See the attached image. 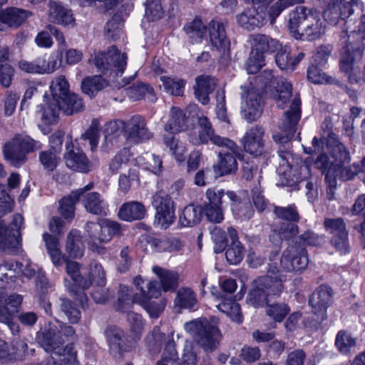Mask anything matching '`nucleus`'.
Here are the masks:
<instances>
[{
  "mask_svg": "<svg viewBox=\"0 0 365 365\" xmlns=\"http://www.w3.org/2000/svg\"><path fill=\"white\" fill-rule=\"evenodd\" d=\"M308 262L307 252L303 247L289 246L281 257L279 268L270 266L268 274L257 279L256 287L247 297L248 303L255 307L266 306L267 315L275 322H282L290 312V308L287 304H271V302L283 291L282 273L302 270Z\"/></svg>",
  "mask_w": 365,
  "mask_h": 365,
  "instance_id": "1",
  "label": "nucleus"
},
{
  "mask_svg": "<svg viewBox=\"0 0 365 365\" xmlns=\"http://www.w3.org/2000/svg\"><path fill=\"white\" fill-rule=\"evenodd\" d=\"M273 98L278 108L284 109L291 103L290 109L282 118L279 125L280 132L273 135L275 142L285 143L290 140L297 130V125L301 116V100L297 93L292 95V86L286 79L280 78L274 86Z\"/></svg>",
  "mask_w": 365,
  "mask_h": 365,
  "instance_id": "2",
  "label": "nucleus"
},
{
  "mask_svg": "<svg viewBox=\"0 0 365 365\" xmlns=\"http://www.w3.org/2000/svg\"><path fill=\"white\" fill-rule=\"evenodd\" d=\"M74 333L72 327L61 324L59 329L49 324V327L39 334V344L46 351L52 352L54 365H73L76 363V352L73 345L69 344L63 346Z\"/></svg>",
  "mask_w": 365,
  "mask_h": 365,
  "instance_id": "3",
  "label": "nucleus"
},
{
  "mask_svg": "<svg viewBox=\"0 0 365 365\" xmlns=\"http://www.w3.org/2000/svg\"><path fill=\"white\" fill-rule=\"evenodd\" d=\"M329 155L320 154L314 162L315 166L328 174L343 180H349L360 172L359 165H349L350 155L347 148L338 140L328 143Z\"/></svg>",
  "mask_w": 365,
  "mask_h": 365,
  "instance_id": "4",
  "label": "nucleus"
},
{
  "mask_svg": "<svg viewBox=\"0 0 365 365\" xmlns=\"http://www.w3.org/2000/svg\"><path fill=\"white\" fill-rule=\"evenodd\" d=\"M218 324L217 317L200 318L185 323L184 327L205 351H212L217 348L221 339Z\"/></svg>",
  "mask_w": 365,
  "mask_h": 365,
  "instance_id": "5",
  "label": "nucleus"
},
{
  "mask_svg": "<svg viewBox=\"0 0 365 365\" xmlns=\"http://www.w3.org/2000/svg\"><path fill=\"white\" fill-rule=\"evenodd\" d=\"M42 144L24 133L14 135L4 145L5 160L12 166L19 168L27 160V154L40 150Z\"/></svg>",
  "mask_w": 365,
  "mask_h": 365,
  "instance_id": "6",
  "label": "nucleus"
},
{
  "mask_svg": "<svg viewBox=\"0 0 365 365\" xmlns=\"http://www.w3.org/2000/svg\"><path fill=\"white\" fill-rule=\"evenodd\" d=\"M120 225L108 219L99 222H88L86 226V240L88 249L98 255H105L106 249L103 245L108 243L120 232Z\"/></svg>",
  "mask_w": 365,
  "mask_h": 365,
  "instance_id": "7",
  "label": "nucleus"
},
{
  "mask_svg": "<svg viewBox=\"0 0 365 365\" xmlns=\"http://www.w3.org/2000/svg\"><path fill=\"white\" fill-rule=\"evenodd\" d=\"M198 125L200 126L198 135H197L195 132L189 135V141L191 143L199 145L210 142L218 147L227 148L233 153L237 152L238 146L233 140L215 133L212 125L206 116L198 118Z\"/></svg>",
  "mask_w": 365,
  "mask_h": 365,
  "instance_id": "8",
  "label": "nucleus"
},
{
  "mask_svg": "<svg viewBox=\"0 0 365 365\" xmlns=\"http://www.w3.org/2000/svg\"><path fill=\"white\" fill-rule=\"evenodd\" d=\"M83 99L78 95L71 92L56 103H47L43 109L41 118L46 123L52 124L56 121L60 110L66 115H71L83 110Z\"/></svg>",
  "mask_w": 365,
  "mask_h": 365,
  "instance_id": "9",
  "label": "nucleus"
},
{
  "mask_svg": "<svg viewBox=\"0 0 365 365\" xmlns=\"http://www.w3.org/2000/svg\"><path fill=\"white\" fill-rule=\"evenodd\" d=\"M23 221V217L19 214L14 215L8 226L0 219V250L9 254L19 250L21 243L20 230Z\"/></svg>",
  "mask_w": 365,
  "mask_h": 365,
  "instance_id": "10",
  "label": "nucleus"
},
{
  "mask_svg": "<svg viewBox=\"0 0 365 365\" xmlns=\"http://www.w3.org/2000/svg\"><path fill=\"white\" fill-rule=\"evenodd\" d=\"M127 56L121 53L115 48L111 46L107 51L98 52L91 61L99 72L105 73L110 71L117 76L122 74L125 69Z\"/></svg>",
  "mask_w": 365,
  "mask_h": 365,
  "instance_id": "11",
  "label": "nucleus"
},
{
  "mask_svg": "<svg viewBox=\"0 0 365 365\" xmlns=\"http://www.w3.org/2000/svg\"><path fill=\"white\" fill-rule=\"evenodd\" d=\"M81 264L77 262L68 260L66 263V271L67 274L71 277L73 282H68L65 280V285L73 297V298L78 301L82 307L85 308L88 298L83 290L87 289L91 286V282L84 278L80 274Z\"/></svg>",
  "mask_w": 365,
  "mask_h": 365,
  "instance_id": "12",
  "label": "nucleus"
},
{
  "mask_svg": "<svg viewBox=\"0 0 365 365\" xmlns=\"http://www.w3.org/2000/svg\"><path fill=\"white\" fill-rule=\"evenodd\" d=\"M153 206L156 210L155 223L162 229L168 228L175 220V202L171 197L163 191L156 192L153 197Z\"/></svg>",
  "mask_w": 365,
  "mask_h": 365,
  "instance_id": "13",
  "label": "nucleus"
},
{
  "mask_svg": "<svg viewBox=\"0 0 365 365\" xmlns=\"http://www.w3.org/2000/svg\"><path fill=\"white\" fill-rule=\"evenodd\" d=\"M355 7L362 11L360 0H329L324 11V20L331 24L344 22L354 13Z\"/></svg>",
  "mask_w": 365,
  "mask_h": 365,
  "instance_id": "14",
  "label": "nucleus"
},
{
  "mask_svg": "<svg viewBox=\"0 0 365 365\" xmlns=\"http://www.w3.org/2000/svg\"><path fill=\"white\" fill-rule=\"evenodd\" d=\"M225 190L210 187L205 192V199L202 208L207 219L215 223H220L224 220L222 197L226 195Z\"/></svg>",
  "mask_w": 365,
  "mask_h": 365,
  "instance_id": "15",
  "label": "nucleus"
},
{
  "mask_svg": "<svg viewBox=\"0 0 365 365\" xmlns=\"http://www.w3.org/2000/svg\"><path fill=\"white\" fill-rule=\"evenodd\" d=\"M106 334L108 339L109 352L116 359H120L126 352L131 351L133 343L128 340L123 330L118 327H110Z\"/></svg>",
  "mask_w": 365,
  "mask_h": 365,
  "instance_id": "16",
  "label": "nucleus"
},
{
  "mask_svg": "<svg viewBox=\"0 0 365 365\" xmlns=\"http://www.w3.org/2000/svg\"><path fill=\"white\" fill-rule=\"evenodd\" d=\"M332 289L327 285H322L311 295L309 304L313 313L317 316V320L324 321L327 319V309L331 304Z\"/></svg>",
  "mask_w": 365,
  "mask_h": 365,
  "instance_id": "17",
  "label": "nucleus"
},
{
  "mask_svg": "<svg viewBox=\"0 0 365 365\" xmlns=\"http://www.w3.org/2000/svg\"><path fill=\"white\" fill-rule=\"evenodd\" d=\"M241 115L248 123L257 120L263 111L261 96L254 88H251L242 96Z\"/></svg>",
  "mask_w": 365,
  "mask_h": 365,
  "instance_id": "18",
  "label": "nucleus"
},
{
  "mask_svg": "<svg viewBox=\"0 0 365 365\" xmlns=\"http://www.w3.org/2000/svg\"><path fill=\"white\" fill-rule=\"evenodd\" d=\"M152 137L145 119L141 115H133L125 122V138L128 141L138 143Z\"/></svg>",
  "mask_w": 365,
  "mask_h": 365,
  "instance_id": "19",
  "label": "nucleus"
},
{
  "mask_svg": "<svg viewBox=\"0 0 365 365\" xmlns=\"http://www.w3.org/2000/svg\"><path fill=\"white\" fill-rule=\"evenodd\" d=\"M236 19L241 27L253 30L267 23V11H263V7L248 8L237 15Z\"/></svg>",
  "mask_w": 365,
  "mask_h": 365,
  "instance_id": "20",
  "label": "nucleus"
},
{
  "mask_svg": "<svg viewBox=\"0 0 365 365\" xmlns=\"http://www.w3.org/2000/svg\"><path fill=\"white\" fill-rule=\"evenodd\" d=\"M64 160L66 166L76 171L87 173L90 170L91 163L84 153L78 148H74L72 142L66 145Z\"/></svg>",
  "mask_w": 365,
  "mask_h": 365,
  "instance_id": "21",
  "label": "nucleus"
},
{
  "mask_svg": "<svg viewBox=\"0 0 365 365\" xmlns=\"http://www.w3.org/2000/svg\"><path fill=\"white\" fill-rule=\"evenodd\" d=\"M264 131L260 126H255L247 130L241 140L245 150L253 155H261L264 151Z\"/></svg>",
  "mask_w": 365,
  "mask_h": 365,
  "instance_id": "22",
  "label": "nucleus"
},
{
  "mask_svg": "<svg viewBox=\"0 0 365 365\" xmlns=\"http://www.w3.org/2000/svg\"><path fill=\"white\" fill-rule=\"evenodd\" d=\"M326 25L321 18V14L313 10L311 14H308L304 28L299 33L301 36L299 39L313 41L319 38L324 33Z\"/></svg>",
  "mask_w": 365,
  "mask_h": 365,
  "instance_id": "23",
  "label": "nucleus"
},
{
  "mask_svg": "<svg viewBox=\"0 0 365 365\" xmlns=\"http://www.w3.org/2000/svg\"><path fill=\"white\" fill-rule=\"evenodd\" d=\"M226 195L231 202V209L234 215L244 220L250 219L253 215V209L247 192L242 191L239 195L227 190Z\"/></svg>",
  "mask_w": 365,
  "mask_h": 365,
  "instance_id": "24",
  "label": "nucleus"
},
{
  "mask_svg": "<svg viewBox=\"0 0 365 365\" xmlns=\"http://www.w3.org/2000/svg\"><path fill=\"white\" fill-rule=\"evenodd\" d=\"M250 42L252 46L251 52L263 57L266 53H274L280 48L279 41L262 34L250 35Z\"/></svg>",
  "mask_w": 365,
  "mask_h": 365,
  "instance_id": "25",
  "label": "nucleus"
},
{
  "mask_svg": "<svg viewBox=\"0 0 365 365\" xmlns=\"http://www.w3.org/2000/svg\"><path fill=\"white\" fill-rule=\"evenodd\" d=\"M207 31L212 46L219 51L225 52L229 48L230 41L227 37L224 24L211 21L208 24Z\"/></svg>",
  "mask_w": 365,
  "mask_h": 365,
  "instance_id": "26",
  "label": "nucleus"
},
{
  "mask_svg": "<svg viewBox=\"0 0 365 365\" xmlns=\"http://www.w3.org/2000/svg\"><path fill=\"white\" fill-rule=\"evenodd\" d=\"M30 16L31 12L15 7L6 9L0 14V31L6 26L18 27L21 25Z\"/></svg>",
  "mask_w": 365,
  "mask_h": 365,
  "instance_id": "27",
  "label": "nucleus"
},
{
  "mask_svg": "<svg viewBox=\"0 0 365 365\" xmlns=\"http://www.w3.org/2000/svg\"><path fill=\"white\" fill-rule=\"evenodd\" d=\"M357 29L353 30L350 34H347V31H342L341 34V40L346 39L350 44H356L354 52L356 56L360 57L365 48L364 40L365 39V14L361 16L359 24L356 26Z\"/></svg>",
  "mask_w": 365,
  "mask_h": 365,
  "instance_id": "28",
  "label": "nucleus"
},
{
  "mask_svg": "<svg viewBox=\"0 0 365 365\" xmlns=\"http://www.w3.org/2000/svg\"><path fill=\"white\" fill-rule=\"evenodd\" d=\"M227 233L231 240V243L226 250L225 257L230 264H237L243 259L245 249L238 240L237 232L233 227H228Z\"/></svg>",
  "mask_w": 365,
  "mask_h": 365,
  "instance_id": "29",
  "label": "nucleus"
},
{
  "mask_svg": "<svg viewBox=\"0 0 365 365\" xmlns=\"http://www.w3.org/2000/svg\"><path fill=\"white\" fill-rule=\"evenodd\" d=\"M216 86V81L209 76H200L195 78L193 87L195 98L202 104L206 105L210 101L209 95L213 92Z\"/></svg>",
  "mask_w": 365,
  "mask_h": 365,
  "instance_id": "30",
  "label": "nucleus"
},
{
  "mask_svg": "<svg viewBox=\"0 0 365 365\" xmlns=\"http://www.w3.org/2000/svg\"><path fill=\"white\" fill-rule=\"evenodd\" d=\"M152 271L160 281V290L162 289L164 292L175 290L178 286L179 274L176 272L159 266H153Z\"/></svg>",
  "mask_w": 365,
  "mask_h": 365,
  "instance_id": "31",
  "label": "nucleus"
},
{
  "mask_svg": "<svg viewBox=\"0 0 365 365\" xmlns=\"http://www.w3.org/2000/svg\"><path fill=\"white\" fill-rule=\"evenodd\" d=\"M124 133L125 135V121L121 120H115L106 123L104 125V142L103 147L108 150L111 148L113 140H115Z\"/></svg>",
  "mask_w": 365,
  "mask_h": 365,
  "instance_id": "32",
  "label": "nucleus"
},
{
  "mask_svg": "<svg viewBox=\"0 0 365 365\" xmlns=\"http://www.w3.org/2000/svg\"><path fill=\"white\" fill-rule=\"evenodd\" d=\"M313 9H308L305 6H297L294 10L289 14V29L292 36L296 39L300 38L298 28L302 24L307 22L308 14H311Z\"/></svg>",
  "mask_w": 365,
  "mask_h": 365,
  "instance_id": "33",
  "label": "nucleus"
},
{
  "mask_svg": "<svg viewBox=\"0 0 365 365\" xmlns=\"http://www.w3.org/2000/svg\"><path fill=\"white\" fill-rule=\"evenodd\" d=\"M146 210L144 205L138 202L131 201L124 203L119 209L118 216L125 221L143 219Z\"/></svg>",
  "mask_w": 365,
  "mask_h": 365,
  "instance_id": "34",
  "label": "nucleus"
},
{
  "mask_svg": "<svg viewBox=\"0 0 365 365\" xmlns=\"http://www.w3.org/2000/svg\"><path fill=\"white\" fill-rule=\"evenodd\" d=\"M214 173L217 176H223L234 173L237 170L235 158L229 153L218 154V162L213 166Z\"/></svg>",
  "mask_w": 365,
  "mask_h": 365,
  "instance_id": "35",
  "label": "nucleus"
},
{
  "mask_svg": "<svg viewBox=\"0 0 365 365\" xmlns=\"http://www.w3.org/2000/svg\"><path fill=\"white\" fill-rule=\"evenodd\" d=\"M83 205L86 210L94 215L106 214L108 205L100 193L92 192L83 196Z\"/></svg>",
  "mask_w": 365,
  "mask_h": 365,
  "instance_id": "36",
  "label": "nucleus"
},
{
  "mask_svg": "<svg viewBox=\"0 0 365 365\" xmlns=\"http://www.w3.org/2000/svg\"><path fill=\"white\" fill-rule=\"evenodd\" d=\"M342 43H345V46L342 49L340 69L347 76L356 68L354 64L355 59L361 58L362 55L360 57L356 56L354 51L356 44H350V42H347L346 39L344 40Z\"/></svg>",
  "mask_w": 365,
  "mask_h": 365,
  "instance_id": "37",
  "label": "nucleus"
},
{
  "mask_svg": "<svg viewBox=\"0 0 365 365\" xmlns=\"http://www.w3.org/2000/svg\"><path fill=\"white\" fill-rule=\"evenodd\" d=\"M203 208L193 204L186 206L179 217V223L183 227H192L198 224L202 218Z\"/></svg>",
  "mask_w": 365,
  "mask_h": 365,
  "instance_id": "38",
  "label": "nucleus"
},
{
  "mask_svg": "<svg viewBox=\"0 0 365 365\" xmlns=\"http://www.w3.org/2000/svg\"><path fill=\"white\" fill-rule=\"evenodd\" d=\"M66 250L70 257L81 258L84 254V247L82 243L80 232L72 230L67 236Z\"/></svg>",
  "mask_w": 365,
  "mask_h": 365,
  "instance_id": "39",
  "label": "nucleus"
},
{
  "mask_svg": "<svg viewBox=\"0 0 365 365\" xmlns=\"http://www.w3.org/2000/svg\"><path fill=\"white\" fill-rule=\"evenodd\" d=\"M49 16L54 23L58 24L70 25L74 21L71 10L56 2L49 3Z\"/></svg>",
  "mask_w": 365,
  "mask_h": 365,
  "instance_id": "40",
  "label": "nucleus"
},
{
  "mask_svg": "<svg viewBox=\"0 0 365 365\" xmlns=\"http://www.w3.org/2000/svg\"><path fill=\"white\" fill-rule=\"evenodd\" d=\"M174 304L180 309H193L197 304L196 294L189 287H181L177 292Z\"/></svg>",
  "mask_w": 365,
  "mask_h": 365,
  "instance_id": "41",
  "label": "nucleus"
},
{
  "mask_svg": "<svg viewBox=\"0 0 365 365\" xmlns=\"http://www.w3.org/2000/svg\"><path fill=\"white\" fill-rule=\"evenodd\" d=\"M69 88V83L64 76H58L53 78L50 83L52 100L48 103H56L70 93Z\"/></svg>",
  "mask_w": 365,
  "mask_h": 365,
  "instance_id": "42",
  "label": "nucleus"
},
{
  "mask_svg": "<svg viewBox=\"0 0 365 365\" xmlns=\"http://www.w3.org/2000/svg\"><path fill=\"white\" fill-rule=\"evenodd\" d=\"M217 307L219 311L225 314L232 321L239 324L242 322L243 317L240 304L235 300L222 297V302L217 305Z\"/></svg>",
  "mask_w": 365,
  "mask_h": 365,
  "instance_id": "43",
  "label": "nucleus"
},
{
  "mask_svg": "<svg viewBox=\"0 0 365 365\" xmlns=\"http://www.w3.org/2000/svg\"><path fill=\"white\" fill-rule=\"evenodd\" d=\"M185 125V115L181 110L173 107L170 109L169 120L165 125V130L171 133H178L183 130Z\"/></svg>",
  "mask_w": 365,
  "mask_h": 365,
  "instance_id": "44",
  "label": "nucleus"
},
{
  "mask_svg": "<svg viewBox=\"0 0 365 365\" xmlns=\"http://www.w3.org/2000/svg\"><path fill=\"white\" fill-rule=\"evenodd\" d=\"M184 30L192 43H197L202 41L207 31V27L201 19L196 18L186 24Z\"/></svg>",
  "mask_w": 365,
  "mask_h": 365,
  "instance_id": "45",
  "label": "nucleus"
},
{
  "mask_svg": "<svg viewBox=\"0 0 365 365\" xmlns=\"http://www.w3.org/2000/svg\"><path fill=\"white\" fill-rule=\"evenodd\" d=\"M139 165L144 167L145 169L150 170L154 174L159 175L162 171V160L159 156L150 153H145L137 158Z\"/></svg>",
  "mask_w": 365,
  "mask_h": 365,
  "instance_id": "46",
  "label": "nucleus"
},
{
  "mask_svg": "<svg viewBox=\"0 0 365 365\" xmlns=\"http://www.w3.org/2000/svg\"><path fill=\"white\" fill-rule=\"evenodd\" d=\"M106 81L101 76L87 77L82 81V91L92 97L106 86Z\"/></svg>",
  "mask_w": 365,
  "mask_h": 365,
  "instance_id": "47",
  "label": "nucleus"
},
{
  "mask_svg": "<svg viewBox=\"0 0 365 365\" xmlns=\"http://www.w3.org/2000/svg\"><path fill=\"white\" fill-rule=\"evenodd\" d=\"M15 314L3 304V292L0 290V323L6 324L15 335L19 332V325L14 321Z\"/></svg>",
  "mask_w": 365,
  "mask_h": 365,
  "instance_id": "48",
  "label": "nucleus"
},
{
  "mask_svg": "<svg viewBox=\"0 0 365 365\" xmlns=\"http://www.w3.org/2000/svg\"><path fill=\"white\" fill-rule=\"evenodd\" d=\"M304 0H278L272 5L267 11V21L269 20L271 25H273L276 19L281 13L289 6L297 4H302Z\"/></svg>",
  "mask_w": 365,
  "mask_h": 365,
  "instance_id": "49",
  "label": "nucleus"
},
{
  "mask_svg": "<svg viewBox=\"0 0 365 365\" xmlns=\"http://www.w3.org/2000/svg\"><path fill=\"white\" fill-rule=\"evenodd\" d=\"M81 191L72 192L71 194L61 199L59 202V212L66 219L74 216L75 204L79 199Z\"/></svg>",
  "mask_w": 365,
  "mask_h": 365,
  "instance_id": "50",
  "label": "nucleus"
},
{
  "mask_svg": "<svg viewBox=\"0 0 365 365\" xmlns=\"http://www.w3.org/2000/svg\"><path fill=\"white\" fill-rule=\"evenodd\" d=\"M307 77L309 81L314 84L336 83V81L333 76H329L314 65H312L308 68Z\"/></svg>",
  "mask_w": 365,
  "mask_h": 365,
  "instance_id": "51",
  "label": "nucleus"
},
{
  "mask_svg": "<svg viewBox=\"0 0 365 365\" xmlns=\"http://www.w3.org/2000/svg\"><path fill=\"white\" fill-rule=\"evenodd\" d=\"M135 287L140 289L143 297L145 299L158 298L160 295L159 285L156 281H150L146 283V290L142 287L144 280L140 277H136L133 279Z\"/></svg>",
  "mask_w": 365,
  "mask_h": 365,
  "instance_id": "52",
  "label": "nucleus"
},
{
  "mask_svg": "<svg viewBox=\"0 0 365 365\" xmlns=\"http://www.w3.org/2000/svg\"><path fill=\"white\" fill-rule=\"evenodd\" d=\"M60 66V61L56 56L51 54L46 55L37 58L38 74H51L53 73Z\"/></svg>",
  "mask_w": 365,
  "mask_h": 365,
  "instance_id": "53",
  "label": "nucleus"
},
{
  "mask_svg": "<svg viewBox=\"0 0 365 365\" xmlns=\"http://www.w3.org/2000/svg\"><path fill=\"white\" fill-rule=\"evenodd\" d=\"M163 0H146L145 18L148 21H156L164 16Z\"/></svg>",
  "mask_w": 365,
  "mask_h": 365,
  "instance_id": "54",
  "label": "nucleus"
},
{
  "mask_svg": "<svg viewBox=\"0 0 365 365\" xmlns=\"http://www.w3.org/2000/svg\"><path fill=\"white\" fill-rule=\"evenodd\" d=\"M173 134L170 133L168 135H164L163 143L172 155H174L176 160L181 162L184 160L185 148L182 145L179 144L178 140Z\"/></svg>",
  "mask_w": 365,
  "mask_h": 365,
  "instance_id": "55",
  "label": "nucleus"
},
{
  "mask_svg": "<svg viewBox=\"0 0 365 365\" xmlns=\"http://www.w3.org/2000/svg\"><path fill=\"white\" fill-rule=\"evenodd\" d=\"M128 163V151L123 149L110 160L108 163V171L112 175H115L125 169Z\"/></svg>",
  "mask_w": 365,
  "mask_h": 365,
  "instance_id": "56",
  "label": "nucleus"
},
{
  "mask_svg": "<svg viewBox=\"0 0 365 365\" xmlns=\"http://www.w3.org/2000/svg\"><path fill=\"white\" fill-rule=\"evenodd\" d=\"M88 281L96 284L97 287H104L106 284V272L103 266L98 262H93L90 264Z\"/></svg>",
  "mask_w": 365,
  "mask_h": 365,
  "instance_id": "57",
  "label": "nucleus"
},
{
  "mask_svg": "<svg viewBox=\"0 0 365 365\" xmlns=\"http://www.w3.org/2000/svg\"><path fill=\"white\" fill-rule=\"evenodd\" d=\"M38 158L43 168L48 171H53L61 162L60 154L48 149L39 153Z\"/></svg>",
  "mask_w": 365,
  "mask_h": 365,
  "instance_id": "58",
  "label": "nucleus"
},
{
  "mask_svg": "<svg viewBox=\"0 0 365 365\" xmlns=\"http://www.w3.org/2000/svg\"><path fill=\"white\" fill-rule=\"evenodd\" d=\"M275 62L282 70L293 71V59L290 57V49L280 43V48L276 51Z\"/></svg>",
  "mask_w": 365,
  "mask_h": 365,
  "instance_id": "59",
  "label": "nucleus"
},
{
  "mask_svg": "<svg viewBox=\"0 0 365 365\" xmlns=\"http://www.w3.org/2000/svg\"><path fill=\"white\" fill-rule=\"evenodd\" d=\"M160 80L168 93L175 96L182 95L185 86V81L183 80L172 78L165 76H161Z\"/></svg>",
  "mask_w": 365,
  "mask_h": 365,
  "instance_id": "60",
  "label": "nucleus"
},
{
  "mask_svg": "<svg viewBox=\"0 0 365 365\" xmlns=\"http://www.w3.org/2000/svg\"><path fill=\"white\" fill-rule=\"evenodd\" d=\"M335 345L340 352L347 354L356 345V340L346 331L341 330L336 335Z\"/></svg>",
  "mask_w": 365,
  "mask_h": 365,
  "instance_id": "61",
  "label": "nucleus"
},
{
  "mask_svg": "<svg viewBox=\"0 0 365 365\" xmlns=\"http://www.w3.org/2000/svg\"><path fill=\"white\" fill-rule=\"evenodd\" d=\"M125 95L133 101H138L146 94L153 95V89L146 84L138 83L126 88L124 90Z\"/></svg>",
  "mask_w": 365,
  "mask_h": 365,
  "instance_id": "62",
  "label": "nucleus"
},
{
  "mask_svg": "<svg viewBox=\"0 0 365 365\" xmlns=\"http://www.w3.org/2000/svg\"><path fill=\"white\" fill-rule=\"evenodd\" d=\"M274 213L278 218L289 222H297L299 220V215L293 205L287 207L275 206Z\"/></svg>",
  "mask_w": 365,
  "mask_h": 365,
  "instance_id": "63",
  "label": "nucleus"
},
{
  "mask_svg": "<svg viewBox=\"0 0 365 365\" xmlns=\"http://www.w3.org/2000/svg\"><path fill=\"white\" fill-rule=\"evenodd\" d=\"M177 359L178 353L174 341H169L163 350L162 358L158 361L157 365H177L178 364Z\"/></svg>",
  "mask_w": 365,
  "mask_h": 365,
  "instance_id": "64",
  "label": "nucleus"
}]
</instances>
